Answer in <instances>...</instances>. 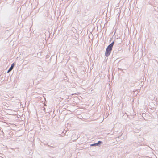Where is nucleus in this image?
<instances>
[{
	"mask_svg": "<svg viewBox=\"0 0 158 158\" xmlns=\"http://www.w3.org/2000/svg\"><path fill=\"white\" fill-rule=\"evenodd\" d=\"M112 48H111L110 46H108L107 48L106 52L105 55L106 57H108L110 54L111 51H112Z\"/></svg>",
	"mask_w": 158,
	"mask_h": 158,
	"instance_id": "1",
	"label": "nucleus"
},
{
	"mask_svg": "<svg viewBox=\"0 0 158 158\" xmlns=\"http://www.w3.org/2000/svg\"><path fill=\"white\" fill-rule=\"evenodd\" d=\"M103 142L101 141H98V143H94L90 145L91 146H96L100 145Z\"/></svg>",
	"mask_w": 158,
	"mask_h": 158,
	"instance_id": "2",
	"label": "nucleus"
},
{
	"mask_svg": "<svg viewBox=\"0 0 158 158\" xmlns=\"http://www.w3.org/2000/svg\"><path fill=\"white\" fill-rule=\"evenodd\" d=\"M15 65L14 63H13L11 65V66L9 70L8 71V73L13 68Z\"/></svg>",
	"mask_w": 158,
	"mask_h": 158,
	"instance_id": "3",
	"label": "nucleus"
},
{
	"mask_svg": "<svg viewBox=\"0 0 158 158\" xmlns=\"http://www.w3.org/2000/svg\"><path fill=\"white\" fill-rule=\"evenodd\" d=\"M114 44V41L113 42H112L111 44H110L108 46H110L112 48H113V47Z\"/></svg>",
	"mask_w": 158,
	"mask_h": 158,
	"instance_id": "4",
	"label": "nucleus"
},
{
	"mask_svg": "<svg viewBox=\"0 0 158 158\" xmlns=\"http://www.w3.org/2000/svg\"><path fill=\"white\" fill-rule=\"evenodd\" d=\"M73 57L75 58V60L77 62H78V59L77 56H76L75 57Z\"/></svg>",
	"mask_w": 158,
	"mask_h": 158,
	"instance_id": "5",
	"label": "nucleus"
},
{
	"mask_svg": "<svg viewBox=\"0 0 158 158\" xmlns=\"http://www.w3.org/2000/svg\"><path fill=\"white\" fill-rule=\"evenodd\" d=\"M118 69L120 70L121 71H122L123 70V69H122L118 68Z\"/></svg>",
	"mask_w": 158,
	"mask_h": 158,
	"instance_id": "6",
	"label": "nucleus"
}]
</instances>
